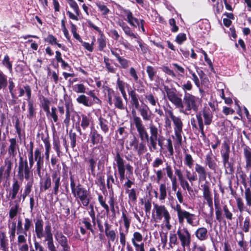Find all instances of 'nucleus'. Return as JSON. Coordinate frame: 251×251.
Segmentation results:
<instances>
[{
	"mask_svg": "<svg viewBox=\"0 0 251 251\" xmlns=\"http://www.w3.org/2000/svg\"><path fill=\"white\" fill-rule=\"evenodd\" d=\"M229 146L227 143H225L224 144V149L221 151L223 162L226 171L228 170L231 172L233 171V167L231 163L229 162Z\"/></svg>",
	"mask_w": 251,
	"mask_h": 251,
	"instance_id": "9d476101",
	"label": "nucleus"
},
{
	"mask_svg": "<svg viewBox=\"0 0 251 251\" xmlns=\"http://www.w3.org/2000/svg\"><path fill=\"white\" fill-rule=\"evenodd\" d=\"M152 216L156 222L161 221L163 218L164 220L171 218L170 214L165 206L157 203H153Z\"/></svg>",
	"mask_w": 251,
	"mask_h": 251,
	"instance_id": "20e7f679",
	"label": "nucleus"
},
{
	"mask_svg": "<svg viewBox=\"0 0 251 251\" xmlns=\"http://www.w3.org/2000/svg\"><path fill=\"white\" fill-rule=\"evenodd\" d=\"M54 237L58 244L62 247V251H69L70 246L68 245V239L61 232L57 231L54 235Z\"/></svg>",
	"mask_w": 251,
	"mask_h": 251,
	"instance_id": "4468645a",
	"label": "nucleus"
},
{
	"mask_svg": "<svg viewBox=\"0 0 251 251\" xmlns=\"http://www.w3.org/2000/svg\"><path fill=\"white\" fill-rule=\"evenodd\" d=\"M203 115L204 119V124L206 125H209L212 121V115L209 111L204 110Z\"/></svg>",
	"mask_w": 251,
	"mask_h": 251,
	"instance_id": "6e6d98bb",
	"label": "nucleus"
},
{
	"mask_svg": "<svg viewBox=\"0 0 251 251\" xmlns=\"http://www.w3.org/2000/svg\"><path fill=\"white\" fill-rule=\"evenodd\" d=\"M158 138H149L146 140L148 142V147L150 151L152 152L157 150V141Z\"/></svg>",
	"mask_w": 251,
	"mask_h": 251,
	"instance_id": "e433bc0d",
	"label": "nucleus"
},
{
	"mask_svg": "<svg viewBox=\"0 0 251 251\" xmlns=\"http://www.w3.org/2000/svg\"><path fill=\"white\" fill-rule=\"evenodd\" d=\"M197 238L200 241H204L208 238L207 229L204 227H199L195 232Z\"/></svg>",
	"mask_w": 251,
	"mask_h": 251,
	"instance_id": "5701e85b",
	"label": "nucleus"
},
{
	"mask_svg": "<svg viewBox=\"0 0 251 251\" xmlns=\"http://www.w3.org/2000/svg\"><path fill=\"white\" fill-rule=\"evenodd\" d=\"M73 90L77 93H85L86 87L82 83L77 84L73 86Z\"/></svg>",
	"mask_w": 251,
	"mask_h": 251,
	"instance_id": "4d7b16f0",
	"label": "nucleus"
},
{
	"mask_svg": "<svg viewBox=\"0 0 251 251\" xmlns=\"http://www.w3.org/2000/svg\"><path fill=\"white\" fill-rule=\"evenodd\" d=\"M251 225L250 219L248 217H247L245 218L243 222V225L242 227L243 231L246 233L249 232Z\"/></svg>",
	"mask_w": 251,
	"mask_h": 251,
	"instance_id": "69168bd1",
	"label": "nucleus"
},
{
	"mask_svg": "<svg viewBox=\"0 0 251 251\" xmlns=\"http://www.w3.org/2000/svg\"><path fill=\"white\" fill-rule=\"evenodd\" d=\"M177 235L182 248L184 250L186 248H189L191 242V235L188 229L186 227H183L182 229L179 228L177 230Z\"/></svg>",
	"mask_w": 251,
	"mask_h": 251,
	"instance_id": "0eeeda50",
	"label": "nucleus"
},
{
	"mask_svg": "<svg viewBox=\"0 0 251 251\" xmlns=\"http://www.w3.org/2000/svg\"><path fill=\"white\" fill-rule=\"evenodd\" d=\"M89 136L90 141L93 145L101 143L103 141L102 136L100 134H99L96 130L91 131Z\"/></svg>",
	"mask_w": 251,
	"mask_h": 251,
	"instance_id": "b1692460",
	"label": "nucleus"
},
{
	"mask_svg": "<svg viewBox=\"0 0 251 251\" xmlns=\"http://www.w3.org/2000/svg\"><path fill=\"white\" fill-rule=\"evenodd\" d=\"M194 160L191 154L186 153L184 157V163L189 168H191L193 165Z\"/></svg>",
	"mask_w": 251,
	"mask_h": 251,
	"instance_id": "13d9d810",
	"label": "nucleus"
},
{
	"mask_svg": "<svg viewBox=\"0 0 251 251\" xmlns=\"http://www.w3.org/2000/svg\"><path fill=\"white\" fill-rule=\"evenodd\" d=\"M35 160L37 162V171L39 175L41 173V169L43 167L44 161L43 157L41 155V152L39 149H36L35 151Z\"/></svg>",
	"mask_w": 251,
	"mask_h": 251,
	"instance_id": "412c9836",
	"label": "nucleus"
},
{
	"mask_svg": "<svg viewBox=\"0 0 251 251\" xmlns=\"http://www.w3.org/2000/svg\"><path fill=\"white\" fill-rule=\"evenodd\" d=\"M146 72L151 81H152L156 75L157 71L155 68L151 66H147Z\"/></svg>",
	"mask_w": 251,
	"mask_h": 251,
	"instance_id": "09e8293b",
	"label": "nucleus"
},
{
	"mask_svg": "<svg viewBox=\"0 0 251 251\" xmlns=\"http://www.w3.org/2000/svg\"><path fill=\"white\" fill-rule=\"evenodd\" d=\"M159 190L160 195L158 199L160 201H164L166 199L167 195V188L166 184L165 183H161L159 185Z\"/></svg>",
	"mask_w": 251,
	"mask_h": 251,
	"instance_id": "f704fd0d",
	"label": "nucleus"
},
{
	"mask_svg": "<svg viewBox=\"0 0 251 251\" xmlns=\"http://www.w3.org/2000/svg\"><path fill=\"white\" fill-rule=\"evenodd\" d=\"M196 216L194 214H192L189 213L188 211H185L184 213L179 218L178 222L180 224H182L184 222V219L186 220L187 223L193 226H197L199 225V221L197 222H194V220L195 219Z\"/></svg>",
	"mask_w": 251,
	"mask_h": 251,
	"instance_id": "2eb2a0df",
	"label": "nucleus"
},
{
	"mask_svg": "<svg viewBox=\"0 0 251 251\" xmlns=\"http://www.w3.org/2000/svg\"><path fill=\"white\" fill-rule=\"evenodd\" d=\"M99 125L100 126L101 130L104 133H107L109 130L108 126V121L104 118L100 117L99 118Z\"/></svg>",
	"mask_w": 251,
	"mask_h": 251,
	"instance_id": "4c0bfd02",
	"label": "nucleus"
},
{
	"mask_svg": "<svg viewBox=\"0 0 251 251\" xmlns=\"http://www.w3.org/2000/svg\"><path fill=\"white\" fill-rule=\"evenodd\" d=\"M164 91L169 101L176 107L181 109L180 112L188 115L192 110L194 112H197L198 110L199 98L196 96L185 93L182 100L177 96L175 88L165 86Z\"/></svg>",
	"mask_w": 251,
	"mask_h": 251,
	"instance_id": "f257e3e1",
	"label": "nucleus"
},
{
	"mask_svg": "<svg viewBox=\"0 0 251 251\" xmlns=\"http://www.w3.org/2000/svg\"><path fill=\"white\" fill-rule=\"evenodd\" d=\"M70 186L74 196L79 199L84 206H87L92 199L89 191L83 187L80 184L76 186L72 176L70 177Z\"/></svg>",
	"mask_w": 251,
	"mask_h": 251,
	"instance_id": "f03ea898",
	"label": "nucleus"
},
{
	"mask_svg": "<svg viewBox=\"0 0 251 251\" xmlns=\"http://www.w3.org/2000/svg\"><path fill=\"white\" fill-rule=\"evenodd\" d=\"M177 236V233H175L174 232L171 231L169 233V245L171 248H173L178 243Z\"/></svg>",
	"mask_w": 251,
	"mask_h": 251,
	"instance_id": "ea45409f",
	"label": "nucleus"
},
{
	"mask_svg": "<svg viewBox=\"0 0 251 251\" xmlns=\"http://www.w3.org/2000/svg\"><path fill=\"white\" fill-rule=\"evenodd\" d=\"M0 245L3 251H8L7 240L5 238L4 233L0 234Z\"/></svg>",
	"mask_w": 251,
	"mask_h": 251,
	"instance_id": "a19ab883",
	"label": "nucleus"
},
{
	"mask_svg": "<svg viewBox=\"0 0 251 251\" xmlns=\"http://www.w3.org/2000/svg\"><path fill=\"white\" fill-rule=\"evenodd\" d=\"M20 189V184L19 183L18 180L14 181L12 185V190L10 193V195L11 196V199L14 200L16 197V196Z\"/></svg>",
	"mask_w": 251,
	"mask_h": 251,
	"instance_id": "c9c22d12",
	"label": "nucleus"
},
{
	"mask_svg": "<svg viewBox=\"0 0 251 251\" xmlns=\"http://www.w3.org/2000/svg\"><path fill=\"white\" fill-rule=\"evenodd\" d=\"M244 155L246 161V168L251 169V149L248 147L244 149Z\"/></svg>",
	"mask_w": 251,
	"mask_h": 251,
	"instance_id": "473e14b6",
	"label": "nucleus"
},
{
	"mask_svg": "<svg viewBox=\"0 0 251 251\" xmlns=\"http://www.w3.org/2000/svg\"><path fill=\"white\" fill-rule=\"evenodd\" d=\"M35 233L36 237L41 239L45 236L44 221L41 218L37 219L35 223Z\"/></svg>",
	"mask_w": 251,
	"mask_h": 251,
	"instance_id": "a211bd4d",
	"label": "nucleus"
},
{
	"mask_svg": "<svg viewBox=\"0 0 251 251\" xmlns=\"http://www.w3.org/2000/svg\"><path fill=\"white\" fill-rule=\"evenodd\" d=\"M222 211L224 212V216L228 220L231 221L233 219V214L232 212L229 210L226 205H224L223 206Z\"/></svg>",
	"mask_w": 251,
	"mask_h": 251,
	"instance_id": "603ef678",
	"label": "nucleus"
},
{
	"mask_svg": "<svg viewBox=\"0 0 251 251\" xmlns=\"http://www.w3.org/2000/svg\"><path fill=\"white\" fill-rule=\"evenodd\" d=\"M32 226V219L25 218V223H24V231H23V233H24L25 235H27V232L28 231Z\"/></svg>",
	"mask_w": 251,
	"mask_h": 251,
	"instance_id": "864d4df0",
	"label": "nucleus"
},
{
	"mask_svg": "<svg viewBox=\"0 0 251 251\" xmlns=\"http://www.w3.org/2000/svg\"><path fill=\"white\" fill-rule=\"evenodd\" d=\"M107 182L106 185L109 191H112V186L113 184H115V179L112 175H111L110 173H107Z\"/></svg>",
	"mask_w": 251,
	"mask_h": 251,
	"instance_id": "de8ad7c7",
	"label": "nucleus"
},
{
	"mask_svg": "<svg viewBox=\"0 0 251 251\" xmlns=\"http://www.w3.org/2000/svg\"><path fill=\"white\" fill-rule=\"evenodd\" d=\"M115 160L117 163L120 180L123 181L126 178L125 176L126 169L128 173V176L126 177L130 178V176L133 175L132 166L129 163L125 165V160L122 158L119 152L116 153Z\"/></svg>",
	"mask_w": 251,
	"mask_h": 251,
	"instance_id": "7ed1b4c3",
	"label": "nucleus"
},
{
	"mask_svg": "<svg viewBox=\"0 0 251 251\" xmlns=\"http://www.w3.org/2000/svg\"><path fill=\"white\" fill-rule=\"evenodd\" d=\"M128 95L130 97V104L132 106L131 113L133 117L136 115V110L138 111L140 108L139 101L138 95L134 90L128 91Z\"/></svg>",
	"mask_w": 251,
	"mask_h": 251,
	"instance_id": "ddd939ff",
	"label": "nucleus"
},
{
	"mask_svg": "<svg viewBox=\"0 0 251 251\" xmlns=\"http://www.w3.org/2000/svg\"><path fill=\"white\" fill-rule=\"evenodd\" d=\"M98 42L99 44V50H102L103 49L106 47V40L104 37L103 35H101L100 37L98 39Z\"/></svg>",
	"mask_w": 251,
	"mask_h": 251,
	"instance_id": "774afa93",
	"label": "nucleus"
},
{
	"mask_svg": "<svg viewBox=\"0 0 251 251\" xmlns=\"http://www.w3.org/2000/svg\"><path fill=\"white\" fill-rule=\"evenodd\" d=\"M9 142L10 145L7 149L8 154L9 155L8 158H10L13 161V158L15 157L17 154V149H19V145L16 138L10 139Z\"/></svg>",
	"mask_w": 251,
	"mask_h": 251,
	"instance_id": "dca6fc26",
	"label": "nucleus"
},
{
	"mask_svg": "<svg viewBox=\"0 0 251 251\" xmlns=\"http://www.w3.org/2000/svg\"><path fill=\"white\" fill-rule=\"evenodd\" d=\"M214 205L215 208L216 219L219 222H221L223 219L222 209L220 206V201L219 200L215 199Z\"/></svg>",
	"mask_w": 251,
	"mask_h": 251,
	"instance_id": "c85d7f7f",
	"label": "nucleus"
},
{
	"mask_svg": "<svg viewBox=\"0 0 251 251\" xmlns=\"http://www.w3.org/2000/svg\"><path fill=\"white\" fill-rule=\"evenodd\" d=\"M12 165V161L10 158L5 159L4 165L0 167V184L3 178H8L10 176Z\"/></svg>",
	"mask_w": 251,
	"mask_h": 251,
	"instance_id": "9b49d317",
	"label": "nucleus"
},
{
	"mask_svg": "<svg viewBox=\"0 0 251 251\" xmlns=\"http://www.w3.org/2000/svg\"><path fill=\"white\" fill-rule=\"evenodd\" d=\"M76 101L79 104H82L86 107H91L93 104V102L89 100L88 97L84 95H80L78 96Z\"/></svg>",
	"mask_w": 251,
	"mask_h": 251,
	"instance_id": "c756f323",
	"label": "nucleus"
},
{
	"mask_svg": "<svg viewBox=\"0 0 251 251\" xmlns=\"http://www.w3.org/2000/svg\"><path fill=\"white\" fill-rule=\"evenodd\" d=\"M7 85V80L6 76L0 72V89L5 88Z\"/></svg>",
	"mask_w": 251,
	"mask_h": 251,
	"instance_id": "052dcab7",
	"label": "nucleus"
},
{
	"mask_svg": "<svg viewBox=\"0 0 251 251\" xmlns=\"http://www.w3.org/2000/svg\"><path fill=\"white\" fill-rule=\"evenodd\" d=\"M104 62L105 65V67L108 70V72L111 73H115V69L113 67V66L111 65L109 62V59L104 56Z\"/></svg>",
	"mask_w": 251,
	"mask_h": 251,
	"instance_id": "0e129e2a",
	"label": "nucleus"
},
{
	"mask_svg": "<svg viewBox=\"0 0 251 251\" xmlns=\"http://www.w3.org/2000/svg\"><path fill=\"white\" fill-rule=\"evenodd\" d=\"M30 166H28L27 161H24L22 157L20 158V161L18 167V176L19 178L23 180L25 177L26 180L29 179L31 176H32V172L31 170Z\"/></svg>",
	"mask_w": 251,
	"mask_h": 251,
	"instance_id": "423d86ee",
	"label": "nucleus"
},
{
	"mask_svg": "<svg viewBox=\"0 0 251 251\" xmlns=\"http://www.w3.org/2000/svg\"><path fill=\"white\" fill-rule=\"evenodd\" d=\"M245 198L247 206H251V190L250 188H247L245 191Z\"/></svg>",
	"mask_w": 251,
	"mask_h": 251,
	"instance_id": "680f3d73",
	"label": "nucleus"
},
{
	"mask_svg": "<svg viewBox=\"0 0 251 251\" xmlns=\"http://www.w3.org/2000/svg\"><path fill=\"white\" fill-rule=\"evenodd\" d=\"M133 121L141 140L145 141L149 139V135L141 118L137 115H134Z\"/></svg>",
	"mask_w": 251,
	"mask_h": 251,
	"instance_id": "6e6552de",
	"label": "nucleus"
},
{
	"mask_svg": "<svg viewBox=\"0 0 251 251\" xmlns=\"http://www.w3.org/2000/svg\"><path fill=\"white\" fill-rule=\"evenodd\" d=\"M32 186V182L29 181L26 183L24 193L20 196V198H22L23 201H25L26 197L30 193Z\"/></svg>",
	"mask_w": 251,
	"mask_h": 251,
	"instance_id": "a18cd8bd",
	"label": "nucleus"
},
{
	"mask_svg": "<svg viewBox=\"0 0 251 251\" xmlns=\"http://www.w3.org/2000/svg\"><path fill=\"white\" fill-rule=\"evenodd\" d=\"M139 140L134 136L130 141H127L126 148L127 150H132L135 151L138 146Z\"/></svg>",
	"mask_w": 251,
	"mask_h": 251,
	"instance_id": "72a5a7b5",
	"label": "nucleus"
},
{
	"mask_svg": "<svg viewBox=\"0 0 251 251\" xmlns=\"http://www.w3.org/2000/svg\"><path fill=\"white\" fill-rule=\"evenodd\" d=\"M65 118L64 120V124L68 126L70 122V116L71 113L73 111V108L72 104L69 102H66L65 103Z\"/></svg>",
	"mask_w": 251,
	"mask_h": 251,
	"instance_id": "393cba45",
	"label": "nucleus"
},
{
	"mask_svg": "<svg viewBox=\"0 0 251 251\" xmlns=\"http://www.w3.org/2000/svg\"><path fill=\"white\" fill-rule=\"evenodd\" d=\"M24 89H23L22 88H20V94L19 95V97H22L25 92L26 93V96H27V100H29L31 97V90L30 86L29 85H25L24 86Z\"/></svg>",
	"mask_w": 251,
	"mask_h": 251,
	"instance_id": "58836bf2",
	"label": "nucleus"
},
{
	"mask_svg": "<svg viewBox=\"0 0 251 251\" xmlns=\"http://www.w3.org/2000/svg\"><path fill=\"white\" fill-rule=\"evenodd\" d=\"M52 179L54 185V194L57 195L58 193L59 188L60 186V177L57 172H54L52 175Z\"/></svg>",
	"mask_w": 251,
	"mask_h": 251,
	"instance_id": "a878e982",
	"label": "nucleus"
},
{
	"mask_svg": "<svg viewBox=\"0 0 251 251\" xmlns=\"http://www.w3.org/2000/svg\"><path fill=\"white\" fill-rule=\"evenodd\" d=\"M121 26H122V29H123L124 31L125 32V34L126 35L135 39H137L139 37L137 34H134L131 30L130 28L125 24H123Z\"/></svg>",
	"mask_w": 251,
	"mask_h": 251,
	"instance_id": "79ce46f5",
	"label": "nucleus"
},
{
	"mask_svg": "<svg viewBox=\"0 0 251 251\" xmlns=\"http://www.w3.org/2000/svg\"><path fill=\"white\" fill-rule=\"evenodd\" d=\"M143 239V236L140 232H134L133 237L131 239L132 243L141 242Z\"/></svg>",
	"mask_w": 251,
	"mask_h": 251,
	"instance_id": "e2e57ef3",
	"label": "nucleus"
},
{
	"mask_svg": "<svg viewBox=\"0 0 251 251\" xmlns=\"http://www.w3.org/2000/svg\"><path fill=\"white\" fill-rule=\"evenodd\" d=\"M147 151V148L146 146V144L142 142L141 143H138V146L137 147V149L135 150V151H137V153L139 155H141V154L144 153Z\"/></svg>",
	"mask_w": 251,
	"mask_h": 251,
	"instance_id": "bf43d9fd",
	"label": "nucleus"
},
{
	"mask_svg": "<svg viewBox=\"0 0 251 251\" xmlns=\"http://www.w3.org/2000/svg\"><path fill=\"white\" fill-rule=\"evenodd\" d=\"M172 121L174 125V132L176 137V140L178 145L182 144V134L183 133V123L180 117L176 116Z\"/></svg>",
	"mask_w": 251,
	"mask_h": 251,
	"instance_id": "1a4fd4ad",
	"label": "nucleus"
},
{
	"mask_svg": "<svg viewBox=\"0 0 251 251\" xmlns=\"http://www.w3.org/2000/svg\"><path fill=\"white\" fill-rule=\"evenodd\" d=\"M196 118L198 123L201 135L204 137L205 134L203 130V120L201 117V114L200 113H197L196 115Z\"/></svg>",
	"mask_w": 251,
	"mask_h": 251,
	"instance_id": "3c124183",
	"label": "nucleus"
},
{
	"mask_svg": "<svg viewBox=\"0 0 251 251\" xmlns=\"http://www.w3.org/2000/svg\"><path fill=\"white\" fill-rule=\"evenodd\" d=\"M108 102L110 106L113 104L120 110L125 109L122 98L118 92H115L112 89H107Z\"/></svg>",
	"mask_w": 251,
	"mask_h": 251,
	"instance_id": "39448f33",
	"label": "nucleus"
},
{
	"mask_svg": "<svg viewBox=\"0 0 251 251\" xmlns=\"http://www.w3.org/2000/svg\"><path fill=\"white\" fill-rule=\"evenodd\" d=\"M169 153L167 155V156L169 158H170L173 156L174 154V149L173 147V144L172 142V140L171 139L169 138L167 139V143L165 145Z\"/></svg>",
	"mask_w": 251,
	"mask_h": 251,
	"instance_id": "5fc2aeb1",
	"label": "nucleus"
},
{
	"mask_svg": "<svg viewBox=\"0 0 251 251\" xmlns=\"http://www.w3.org/2000/svg\"><path fill=\"white\" fill-rule=\"evenodd\" d=\"M201 187L203 191V197L204 200L206 201L212 198L209 187L207 185V183L202 185Z\"/></svg>",
	"mask_w": 251,
	"mask_h": 251,
	"instance_id": "c03bdc74",
	"label": "nucleus"
},
{
	"mask_svg": "<svg viewBox=\"0 0 251 251\" xmlns=\"http://www.w3.org/2000/svg\"><path fill=\"white\" fill-rule=\"evenodd\" d=\"M165 114H166V118H165V123L166 124H168L169 126H171V122L168 118V117H170L171 120H172L173 118H174L175 117H176L175 115H174L173 110L171 109H168L165 108L164 109Z\"/></svg>",
	"mask_w": 251,
	"mask_h": 251,
	"instance_id": "8fccbe9b",
	"label": "nucleus"
},
{
	"mask_svg": "<svg viewBox=\"0 0 251 251\" xmlns=\"http://www.w3.org/2000/svg\"><path fill=\"white\" fill-rule=\"evenodd\" d=\"M14 204L10 205V208L9 212V217L10 219H12L15 217L18 212L20 211V205L17 201H15Z\"/></svg>",
	"mask_w": 251,
	"mask_h": 251,
	"instance_id": "7c9ffc66",
	"label": "nucleus"
},
{
	"mask_svg": "<svg viewBox=\"0 0 251 251\" xmlns=\"http://www.w3.org/2000/svg\"><path fill=\"white\" fill-rule=\"evenodd\" d=\"M45 241L47 243L53 242V235L51 232V226L50 222H47L45 227Z\"/></svg>",
	"mask_w": 251,
	"mask_h": 251,
	"instance_id": "bb28decb",
	"label": "nucleus"
},
{
	"mask_svg": "<svg viewBox=\"0 0 251 251\" xmlns=\"http://www.w3.org/2000/svg\"><path fill=\"white\" fill-rule=\"evenodd\" d=\"M98 201L100 205L105 210L106 212L108 214L109 212V207L108 205L105 203V201L104 200L103 196L101 195H99L98 196Z\"/></svg>",
	"mask_w": 251,
	"mask_h": 251,
	"instance_id": "338daca9",
	"label": "nucleus"
},
{
	"mask_svg": "<svg viewBox=\"0 0 251 251\" xmlns=\"http://www.w3.org/2000/svg\"><path fill=\"white\" fill-rule=\"evenodd\" d=\"M126 192L128 193L129 202H131L133 204L135 203L137 201V196L135 190L134 189H132L130 190L128 189L126 191Z\"/></svg>",
	"mask_w": 251,
	"mask_h": 251,
	"instance_id": "49530a36",
	"label": "nucleus"
},
{
	"mask_svg": "<svg viewBox=\"0 0 251 251\" xmlns=\"http://www.w3.org/2000/svg\"><path fill=\"white\" fill-rule=\"evenodd\" d=\"M138 112L144 121H152V113L147 105H142L139 109Z\"/></svg>",
	"mask_w": 251,
	"mask_h": 251,
	"instance_id": "f3484780",
	"label": "nucleus"
},
{
	"mask_svg": "<svg viewBox=\"0 0 251 251\" xmlns=\"http://www.w3.org/2000/svg\"><path fill=\"white\" fill-rule=\"evenodd\" d=\"M195 169L198 174L199 181L206 180L207 176L209 175V173L206 172L205 167L198 163H196Z\"/></svg>",
	"mask_w": 251,
	"mask_h": 251,
	"instance_id": "6ab92c4d",
	"label": "nucleus"
},
{
	"mask_svg": "<svg viewBox=\"0 0 251 251\" xmlns=\"http://www.w3.org/2000/svg\"><path fill=\"white\" fill-rule=\"evenodd\" d=\"M82 119L80 126L83 129H86L89 126L90 123V117L85 114L81 115Z\"/></svg>",
	"mask_w": 251,
	"mask_h": 251,
	"instance_id": "37998d69",
	"label": "nucleus"
},
{
	"mask_svg": "<svg viewBox=\"0 0 251 251\" xmlns=\"http://www.w3.org/2000/svg\"><path fill=\"white\" fill-rule=\"evenodd\" d=\"M145 99L146 102L152 106H155L157 104L159 105L158 99L151 93L146 94L145 95Z\"/></svg>",
	"mask_w": 251,
	"mask_h": 251,
	"instance_id": "2f4dec72",
	"label": "nucleus"
},
{
	"mask_svg": "<svg viewBox=\"0 0 251 251\" xmlns=\"http://www.w3.org/2000/svg\"><path fill=\"white\" fill-rule=\"evenodd\" d=\"M123 13L126 16L128 23L134 27L140 26V22L139 20L133 16L132 12L128 9H124Z\"/></svg>",
	"mask_w": 251,
	"mask_h": 251,
	"instance_id": "aec40b11",
	"label": "nucleus"
},
{
	"mask_svg": "<svg viewBox=\"0 0 251 251\" xmlns=\"http://www.w3.org/2000/svg\"><path fill=\"white\" fill-rule=\"evenodd\" d=\"M149 129L150 133L149 138H158L160 134H161V130L153 124L152 121L149 124Z\"/></svg>",
	"mask_w": 251,
	"mask_h": 251,
	"instance_id": "cd10ccee",
	"label": "nucleus"
},
{
	"mask_svg": "<svg viewBox=\"0 0 251 251\" xmlns=\"http://www.w3.org/2000/svg\"><path fill=\"white\" fill-rule=\"evenodd\" d=\"M205 163L210 169L216 171L217 165L213 158V154L211 151L205 156Z\"/></svg>",
	"mask_w": 251,
	"mask_h": 251,
	"instance_id": "4be33fe9",
	"label": "nucleus"
},
{
	"mask_svg": "<svg viewBox=\"0 0 251 251\" xmlns=\"http://www.w3.org/2000/svg\"><path fill=\"white\" fill-rule=\"evenodd\" d=\"M122 218L124 220V225L126 227V230L124 231L121 227L119 228L120 234V242L121 244L123 246H125L126 239V236L128 233V228L130 226V220L127 217L124 212L122 213Z\"/></svg>",
	"mask_w": 251,
	"mask_h": 251,
	"instance_id": "f8f14e48",
	"label": "nucleus"
}]
</instances>
